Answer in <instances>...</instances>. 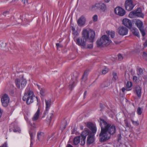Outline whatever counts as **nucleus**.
<instances>
[{"label": "nucleus", "mask_w": 147, "mask_h": 147, "mask_svg": "<svg viewBox=\"0 0 147 147\" xmlns=\"http://www.w3.org/2000/svg\"><path fill=\"white\" fill-rule=\"evenodd\" d=\"M67 147H73L71 144H68L67 145Z\"/></svg>", "instance_id": "62"}, {"label": "nucleus", "mask_w": 147, "mask_h": 147, "mask_svg": "<svg viewBox=\"0 0 147 147\" xmlns=\"http://www.w3.org/2000/svg\"><path fill=\"white\" fill-rule=\"evenodd\" d=\"M109 68L105 67L102 70V74H105L108 72L109 71Z\"/></svg>", "instance_id": "34"}, {"label": "nucleus", "mask_w": 147, "mask_h": 147, "mask_svg": "<svg viewBox=\"0 0 147 147\" xmlns=\"http://www.w3.org/2000/svg\"><path fill=\"white\" fill-rule=\"evenodd\" d=\"M93 8L98 9L103 11H105L106 9V5L102 3H96L92 6Z\"/></svg>", "instance_id": "11"}, {"label": "nucleus", "mask_w": 147, "mask_h": 147, "mask_svg": "<svg viewBox=\"0 0 147 147\" xmlns=\"http://www.w3.org/2000/svg\"><path fill=\"white\" fill-rule=\"evenodd\" d=\"M1 101L3 106L6 107L8 105L9 102V97L7 94H4L1 98Z\"/></svg>", "instance_id": "9"}, {"label": "nucleus", "mask_w": 147, "mask_h": 147, "mask_svg": "<svg viewBox=\"0 0 147 147\" xmlns=\"http://www.w3.org/2000/svg\"><path fill=\"white\" fill-rule=\"evenodd\" d=\"M13 124H11L10 126V128L9 129V131L11 132L13 130V129L12 128V127L13 126Z\"/></svg>", "instance_id": "48"}, {"label": "nucleus", "mask_w": 147, "mask_h": 147, "mask_svg": "<svg viewBox=\"0 0 147 147\" xmlns=\"http://www.w3.org/2000/svg\"><path fill=\"white\" fill-rule=\"evenodd\" d=\"M88 75V71H85L84 72L82 78V81H83L84 82L87 80Z\"/></svg>", "instance_id": "27"}, {"label": "nucleus", "mask_w": 147, "mask_h": 147, "mask_svg": "<svg viewBox=\"0 0 147 147\" xmlns=\"http://www.w3.org/2000/svg\"><path fill=\"white\" fill-rule=\"evenodd\" d=\"M98 121L100 123L101 128L99 134V141L101 142H104L109 139L111 135L116 133V126L114 124H111L102 119H99Z\"/></svg>", "instance_id": "1"}, {"label": "nucleus", "mask_w": 147, "mask_h": 147, "mask_svg": "<svg viewBox=\"0 0 147 147\" xmlns=\"http://www.w3.org/2000/svg\"><path fill=\"white\" fill-rule=\"evenodd\" d=\"M15 82L16 86L18 88H20V79H16L15 80Z\"/></svg>", "instance_id": "28"}, {"label": "nucleus", "mask_w": 147, "mask_h": 147, "mask_svg": "<svg viewBox=\"0 0 147 147\" xmlns=\"http://www.w3.org/2000/svg\"><path fill=\"white\" fill-rule=\"evenodd\" d=\"M127 28L123 26H120L118 29V32L121 36L126 35L128 32Z\"/></svg>", "instance_id": "12"}, {"label": "nucleus", "mask_w": 147, "mask_h": 147, "mask_svg": "<svg viewBox=\"0 0 147 147\" xmlns=\"http://www.w3.org/2000/svg\"><path fill=\"white\" fill-rule=\"evenodd\" d=\"M53 117V114L52 113H50L47 117L46 120L48 122H50Z\"/></svg>", "instance_id": "31"}, {"label": "nucleus", "mask_w": 147, "mask_h": 147, "mask_svg": "<svg viewBox=\"0 0 147 147\" xmlns=\"http://www.w3.org/2000/svg\"><path fill=\"white\" fill-rule=\"evenodd\" d=\"M110 0H104V1L106 3H108Z\"/></svg>", "instance_id": "64"}, {"label": "nucleus", "mask_w": 147, "mask_h": 147, "mask_svg": "<svg viewBox=\"0 0 147 147\" xmlns=\"http://www.w3.org/2000/svg\"><path fill=\"white\" fill-rule=\"evenodd\" d=\"M143 57L145 59H147V53L144 52L143 54Z\"/></svg>", "instance_id": "45"}, {"label": "nucleus", "mask_w": 147, "mask_h": 147, "mask_svg": "<svg viewBox=\"0 0 147 147\" xmlns=\"http://www.w3.org/2000/svg\"><path fill=\"white\" fill-rule=\"evenodd\" d=\"M27 81L26 80L23 79H22L21 80V86L22 88H24L26 85Z\"/></svg>", "instance_id": "29"}, {"label": "nucleus", "mask_w": 147, "mask_h": 147, "mask_svg": "<svg viewBox=\"0 0 147 147\" xmlns=\"http://www.w3.org/2000/svg\"><path fill=\"white\" fill-rule=\"evenodd\" d=\"M131 122H132V123L135 125L138 126L139 125V123H138V121H134L133 120H131Z\"/></svg>", "instance_id": "42"}, {"label": "nucleus", "mask_w": 147, "mask_h": 147, "mask_svg": "<svg viewBox=\"0 0 147 147\" xmlns=\"http://www.w3.org/2000/svg\"><path fill=\"white\" fill-rule=\"evenodd\" d=\"M125 90V88H123L121 89V90L122 92H124Z\"/></svg>", "instance_id": "57"}, {"label": "nucleus", "mask_w": 147, "mask_h": 147, "mask_svg": "<svg viewBox=\"0 0 147 147\" xmlns=\"http://www.w3.org/2000/svg\"><path fill=\"white\" fill-rule=\"evenodd\" d=\"M6 43H4L3 42H2L1 44V47L2 46V45H4L5 46L6 45Z\"/></svg>", "instance_id": "60"}, {"label": "nucleus", "mask_w": 147, "mask_h": 147, "mask_svg": "<svg viewBox=\"0 0 147 147\" xmlns=\"http://www.w3.org/2000/svg\"><path fill=\"white\" fill-rule=\"evenodd\" d=\"M13 131L14 132H20L21 131V130L20 129V128L18 127L17 125H15L14 124H13Z\"/></svg>", "instance_id": "25"}, {"label": "nucleus", "mask_w": 147, "mask_h": 147, "mask_svg": "<svg viewBox=\"0 0 147 147\" xmlns=\"http://www.w3.org/2000/svg\"><path fill=\"white\" fill-rule=\"evenodd\" d=\"M135 24L138 28L143 36H144L146 35L144 29V26L143 25V22L140 20L138 19L136 20Z\"/></svg>", "instance_id": "6"}, {"label": "nucleus", "mask_w": 147, "mask_h": 147, "mask_svg": "<svg viewBox=\"0 0 147 147\" xmlns=\"http://www.w3.org/2000/svg\"><path fill=\"white\" fill-rule=\"evenodd\" d=\"M123 24L124 26L130 29H131L132 26L131 21L127 18L124 19L122 21Z\"/></svg>", "instance_id": "15"}, {"label": "nucleus", "mask_w": 147, "mask_h": 147, "mask_svg": "<svg viewBox=\"0 0 147 147\" xmlns=\"http://www.w3.org/2000/svg\"><path fill=\"white\" fill-rule=\"evenodd\" d=\"M87 94V91H85L84 93V98H85V96Z\"/></svg>", "instance_id": "59"}, {"label": "nucleus", "mask_w": 147, "mask_h": 147, "mask_svg": "<svg viewBox=\"0 0 147 147\" xmlns=\"http://www.w3.org/2000/svg\"><path fill=\"white\" fill-rule=\"evenodd\" d=\"M46 92V90L44 88H41L40 89V94L42 96H45Z\"/></svg>", "instance_id": "32"}, {"label": "nucleus", "mask_w": 147, "mask_h": 147, "mask_svg": "<svg viewBox=\"0 0 147 147\" xmlns=\"http://www.w3.org/2000/svg\"><path fill=\"white\" fill-rule=\"evenodd\" d=\"M113 78L115 80H116L118 79V77L117 73L113 72Z\"/></svg>", "instance_id": "38"}, {"label": "nucleus", "mask_w": 147, "mask_h": 147, "mask_svg": "<svg viewBox=\"0 0 147 147\" xmlns=\"http://www.w3.org/2000/svg\"><path fill=\"white\" fill-rule=\"evenodd\" d=\"M86 40H87L85 37L84 36V35L82 34L81 38H78L76 39V43L79 46L84 47L86 46Z\"/></svg>", "instance_id": "8"}, {"label": "nucleus", "mask_w": 147, "mask_h": 147, "mask_svg": "<svg viewBox=\"0 0 147 147\" xmlns=\"http://www.w3.org/2000/svg\"><path fill=\"white\" fill-rule=\"evenodd\" d=\"M124 121H125V123L126 124V126L127 127H128V122H127V120H125Z\"/></svg>", "instance_id": "56"}, {"label": "nucleus", "mask_w": 147, "mask_h": 147, "mask_svg": "<svg viewBox=\"0 0 147 147\" xmlns=\"http://www.w3.org/2000/svg\"><path fill=\"white\" fill-rule=\"evenodd\" d=\"M44 136V133L42 132H38L37 134V138L39 140L42 139Z\"/></svg>", "instance_id": "24"}, {"label": "nucleus", "mask_w": 147, "mask_h": 147, "mask_svg": "<svg viewBox=\"0 0 147 147\" xmlns=\"http://www.w3.org/2000/svg\"><path fill=\"white\" fill-rule=\"evenodd\" d=\"M22 2L24 4H25L26 3H28V0H21Z\"/></svg>", "instance_id": "53"}, {"label": "nucleus", "mask_w": 147, "mask_h": 147, "mask_svg": "<svg viewBox=\"0 0 147 147\" xmlns=\"http://www.w3.org/2000/svg\"><path fill=\"white\" fill-rule=\"evenodd\" d=\"M86 139L85 138H82L81 142V145L84 146L85 143Z\"/></svg>", "instance_id": "39"}, {"label": "nucleus", "mask_w": 147, "mask_h": 147, "mask_svg": "<svg viewBox=\"0 0 147 147\" xmlns=\"http://www.w3.org/2000/svg\"><path fill=\"white\" fill-rule=\"evenodd\" d=\"M143 78L145 80V81L147 83V75L145 76Z\"/></svg>", "instance_id": "55"}, {"label": "nucleus", "mask_w": 147, "mask_h": 147, "mask_svg": "<svg viewBox=\"0 0 147 147\" xmlns=\"http://www.w3.org/2000/svg\"><path fill=\"white\" fill-rule=\"evenodd\" d=\"M93 44H89L87 45V48L88 49H91L93 48Z\"/></svg>", "instance_id": "47"}, {"label": "nucleus", "mask_w": 147, "mask_h": 147, "mask_svg": "<svg viewBox=\"0 0 147 147\" xmlns=\"http://www.w3.org/2000/svg\"><path fill=\"white\" fill-rule=\"evenodd\" d=\"M29 134L30 137V141H32L34 139V136L32 132L31 131L30 132Z\"/></svg>", "instance_id": "40"}, {"label": "nucleus", "mask_w": 147, "mask_h": 147, "mask_svg": "<svg viewBox=\"0 0 147 147\" xmlns=\"http://www.w3.org/2000/svg\"><path fill=\"white\" fill-rule=\"evenodd\" d=\"M53 135L52 134L50 136H49L48 137V140H52L54 138Z\"/></svg>", "instance_id": "44"}, {"label": "nucleus", "mask_w": 147, "mask_h": 147, "mask_svg": "<svg viewBox=\"0 0 147 147\" xmlns=\"http://www.w3.org/2000/svg\"><path fill=\"white\" fill-rule=\"evenodd\" d=\"M82 33L84 36L85 37L89 42H94L95 36V32L94 31H88L86 29H85L83 30Z\"/></svg>", "instance_id": "4"}, {"label": "nucleus", "mask_w": 147, "mask_h": 147, "mask_svg": "<svg viewBox=\"0 0 147 147\" xmlns=\"http://www.w3.org/2000/svg\"><path fill=\"white\" fill-rule=\"evenodd\" d=\"M132 85V82L130 81H128L126 84L127 89H129Z\"/></svg>", "instance_id": "36"}, {"label": "nucleus", "mask_w": 147, "mask_h": 147, "mask_svg": "<svg viewBox=\"0 0 147 147\" xmlns=\"http://www.w3.org/2000/svg\"><path fill=\"white\" fill-rule=\"evenodd\" d=\"M143 109L140 107H138L137 109V113L138 115H140L142 114Z\"/></svg>", "instance_id": "35"}, {"label": "nucleus", "mask_w": 147, "mask_h": 147, "mask_svg": "<svg viewBox=\"0 0 147 147\" xmlns=\"http://www.w3.org/2000/svg\"><path fill=\"white\" fill-rule=\"evenodd\" d=\"M80 136H78L75 137L73 140V143L75 145H78L80 141Z\"/></svg>", "instance_id": "23"}, {"label": "nucleus", "mask_w": 147, "mask_h": 147, "mask_svg": "<svg viewBox=\"0 0 147 147\" xmlns=\"http://www.w3.org/2000/svg\"><path fill=\"white\" fill-rule=\"evenodd\" d=\"M110 85V83L108 80H107L104 82L102 84V86L103 87H108Z\"/></svg>", "instance_id": "30"}, {"label": "nucleus", "mask_w": 147, "mask_h": 147, "mask_svg": "<svg viewBox=\"0 0 147 147\" xmlns=\"http://www.w3.org/2000/svg\"><path fill=\"white\" fill-rule=\"evenodd\" d=\"M111 40L109 39V37L106 35L102 36L100 40H98L96 42L97 47H101L107 46L110 44Z\"/></svg>", "instance_id": "3"}, {"label": "nucleus", "mask_w": 147, "mask_h": 147, "mask_svg": "<svg viewBox=\"0 0 147 147\" xmlns=\"http://www.w3.org/2000/svg\"><path fill=\"white\" fill-rule=\"evenodd\" d=\"M143 45L144 47H147V40H146L143 44Z\"/></svg>", "instance_id": "51"}, {"label": "nucleus", "mask_w": 147, "mask_h": 147, "mask_svg": "<svg viewBox=\"0 0 147 147\" xmlns=\"http://www.w3.org/2000/svg\"><path fill=\"white\" fill-rule=\"evenodd\" d=\"M86 20L84 17L82 16L77 21V24L79 26H83L85 24Z\"/></svg>", "instance_id": "18"}, {"label": "nucleus", "mask_w": 147, "mask_h": 147, "mask_svg": "<svg viewBox=\"0 0 147 147\" xmlns=\"http://www.w3.org/2000/svg\"><path fill=\"white\" fill-rule=\"evenodd\" d=\"M108 34L110 35L111 37V38H113L115 36V32L113 31H108L107 32Z\"/></svg>", "instance_id": "33"}, {"label": "nucleus", "mask_w": 147, "mask_h": 147, "mask_svg": "<svg viewBox=\"0 0 147 147\" xmlns=\"http://www.w3.org/2000/svg\"><path fill=\"white\" fill-rule=\"evenodd\" d=\"M131 31L134 35L138 37L139 36V33L137 28H133L131 29Z\"/></svg>", "instance_id": "22"}, {"label": "nucleus", "mask_w": 147, "mask_h": 147, "mask_svg": "<svg viewBox=\"0 0 147 147\" xmlns=\"http://www.w3.org/2000/svg\"><path fill=\"white\" fill-rule=\"evenodd\" d=\"M2 111L1 110V109H0V118L1 117V116L2 115Z\"/></svg>", "instance_id": "61"}, {"label": "nucleus", "mask_w": 147, "mask_h": 147, "mask_svg": "<svg viewBox=\"0 0 147 147\" xmlns=\"http://www.w3.org/2000/svg\"><path fill=\"white\" fill-rule=\"evenodd\" d=\"M78 75V73L77 72H75L73 73L71 80L69 82V87L70 89L72 90L74 86L75 85V83L77 80V78Z\"/></svg>", "instance_id": "7"}, {"label": "nucleus", "mask_w": 147, "mask_h": 147, "mask_svg": "<svg viewBox=\"0 0 147 147\" xmlns=\"http://www.w3.org/2000/svg\"><path fill=\"white\" fill-rule=\"evenodd\" d=\"M95 133H91L89 134L87 138L86 144L88 146L93 144L95 141L94 135Z\"/></svg>", "instance_id": "10"}, {"label": "nucleus", "mask_w": 147, "mask_h": 147, "mask_svg": "<svg viewBox=\"0 0 147 147\" xmlns=\"http://www.w3.org/2000/svg\"><path fill=\"white\" fill-rule=\"evenodd\" d=\"M141 90L142 88L139 86H137L135 87L134 92L136 93L137 96L139 98H140L141 97Z\"/></svg>", "instance_id": "17"}, {"label": "nucleus", "mask_w": 147, "mask_h": 147, "mask_svg": "<svg viewBox=\"0 0 147 147\" xmlns=\"http://www.w3.org/2000/svg\"><path fill=\"white\" fill-rule=\"evenodd\" d=\"M9 14V12L8 11H6L5 12H4L3 13V14L5 16H6V14Z\"/></svg>", "instance_id": "54"}, {"label": "nucleus", "mask_w": 147, "mask_h": 147, "mask_svg": "<svg viewBox=\"0 0 147 147\" xmlns=\"http://www.w3.org/2000/svg\"><path fill=\"white\" fill-rule=\"evenodd\" d=\"M89 132L87 130H84L83 131L81 134V136L82 137V138H85L86 139V137L87 136L89 135Z\"/></svg>", "instance_id": "26"}, {"label": "nucleus", "mask_w": 147, "mask_h": 147, "mask_svg": "<svg viewBox=\"0 0 147 147\" xmlns=\"http://www.w3.org/2000/svg\"><path fill=\"white\" fill-rule=\"evenodd\" d=\"M0 147H7V143L6 142H5L2 146H0Z\"/></svg>", "instance_id": "49"}, {"label": "nucleus", "mask_w": 147, "mask_h": 147, "mask_svg": "<svg viewBox=\"0 0 147 147\" xmlns=\"http://www.w3.org/2000/svg\"><path fill=\"white\" fill-rule=\"evenodd\" d=\"M132 0H127L125 1V7L126 10L130 11L132 10L134 7Z\"/></svg>", "instance_id": "13"}, {"label": "nucleus", "mask_w": 147, "mask_h": 147, "mask_svg": "<svg viewBox=\"0 0 147 147\" xmlns=\"http://www.w3.org/2000/svg\"><path fill=\"white\" fill-rule=\"evenodd\" d=\"M56 45L57 48L59 47H62V45L59 43H56Z\"/></svg>", "instance_id": "50"}, {"label": "nucleus", "mask_w": 147, "mask_h": 147, "mask_svg": "<svg viewBox=\"0 0 147 147\" xmlns=\"http://www.w3.org/2000/svg\"><path fill=\"white\" fill-rule=\"evenodd\" d=\"M36 85L37 86L38 88L40 90V89L41 88H40V86L39 85H38V84H37Z\"/></svg>", "instance_id": "63"}, {"label": "nucleus", "mask_w": 147, "mask_h": 147, "mask_svg": "<svg viewBox=\"0 0 147 147\" xmlns=\"http://www.w3.org/2000/svg\"><path fill=\"white\" fill-rule=\"evenodd\" d=\"M118 59L119 60H121L123 59V57L122 55L120 54L118 55Z\"/></svg>", "instance_id": "46"}, {"label": "nucleus", "mask_w": 147, "mask_h": 147, "mask_svg": "<svg viewBox=\"0 0 147 147\" xmlns=\"http://www.w3.org/2000/svg\"><path fill=\"white\" fill-rule=\"evenodd\" d=\"M87 127L90 129L92 131V133H96V127L92 123H88L87 125Z\"/></svg>", "instance_id": "19"}, {"label": "nucleus", "mask_w": 147, "mask_h": 147, "mask_svg": "<svg viewBox=\"0 0 147 147\" xmlns=\"http://www.w3.org/2000/svg\"><path fill=\"white\" fill-rule=\"evenodd\" d=\"M138 75H141L143 74V70L141 68H139L138 69Z\"/></svg>", "instance_id": "37"}, {"label": "nucleus", "mask_w": 147, "mask_h": 147, "mask_svg": "<svg viewBox=\"0 0 147 147\" xmlns=\"http://www.w3.org/2000/svg\"><path fill=\"white\" fill-rule=\"evenodd\" d=\"M34 97L35 96L33 92L30 90L29 88H27L26 90L22 99L24 101H26L27 105H30L33 102Z\"/></svg>", "instance_id": "2"}, {"label": "nucleus", "mask_w": 147, "mask_h": 147, "mask_svg": "<svg viewBox=\"0 0 147 147\" xmlns=\"http://www.w3.org/2000/svg\"><path fill=\"white\" fill-rule=\"evenodd\" d=\"M129 16L131 18H133L136 17L143 18L144 16L142 9L140 8H138L131 11L129 13Z\"/></svg>", "instance_id": "5"}, {"label": "nucleus", "mask_w": 147, "mask_h": 147, "mask_svg": "<svg viewBox=\"0 0 147 147\" xmlns=\"http://www.w3.org/2000/svg\"><path fill=\"white\" fill-rule=\"evenodd\" d=\"M45 102L46 104V109L45 111L43 113V114L44 115V116H43V117H45V115L47 113V112L49 110V109L51 107V100H45Z\"/></svg>", "instance_id": "16"}, {"label": "nucleus", "mask_w": 147, "mask_h": 147, "mask_svg": "<svg viewBox=\"0 0 147 147\" xmlns=\"http://www.w3.org/2000/svg\"><path fill=\"white\" fill-rule=\"evenodd\" d=\"M76 26H77L76 25L74 26L73 25L71 27V30L72 31V34L75 36V37L79 35L78 33L76 30Z\"/></svg>", "instance_id": "21"}, {"label": "nucleus", "mask_w": 147, "mask_h": 147, "mask_svg": "<svg viewBox=\"0 0 147 147\" xmlns=\"http://www.w3.org/2000/svg\"><path fill=\"white\" fill-rule=\"evenodd\" d=\"M133 80L134 82L137 83L138 81L137 77L135 76H134L133 78Z\"/></svg>", "instance_id": "43"}, {"label": "nucleus", "mask_w": 147, "mask_h": 147, "mask_svg": "<svg viewBox=\"0 0 147 147\" xmlns=\"http://www.w3.org/2000/svg\"><path fill=\"white\" fill-rule=\"evenodd\" d=\"M121 135L120 134H119L118 135V141H119L120 140H121Z\"/></svg>", "instance_id": "52"}, {"label": "nucleus", "mask_w": 147, "mask_h": 147, "mask_svg": "<svg viewBox=\"0 0 147 147\" xmlns=\"http://www.w3.org/2000/svg\"><path fill=\"white\" fill-rule=\"evenodd\" d=\"M40 113V109L39 107L36 112V113L32 118V119L33 121H36L38 119Z\"/></svg>", "instance_id": "20"}, {"label": "nucleus", "mask_w": 147, "mask_h": 147, "mask_svg": "<svg viewBox=\"0 0 147 147\" xmlns=\"http://www.w3.org/2000/svg\"><path fill=\"white\" fill-rule=\"evenodd\" d=\"M92 20L94 22H96L98 20V16L96 15H94L92 17Z\"/></svg>", "instance_id": "41"}, {"label": "nucleus", "mask_w": 147, "mask_h": 147, "mask_svg": "<svg viewBox=\"0 0 147 147\" xmlns=\"http://www.w3.org/2000/svg\"><path fill=\"white\" fill-rule=\"evenodd\" d=\"M114 11L116 14L120 16H123L125 13V11L122 7H117L115 9Z\"/></svg>", "instance_id": "14"}, {"label": "nucleus", "mask_w": 147, "mask_h": 147, "mask_svg": "<svg viewBox=\"0 0 147 147\" xmlns=\"http://www.w3.org/2000/svg\"><path fill=\"white\" fill-rule=\"evenodd\" d=\"M35 97H36V98L37 101V105H38V103L39 102L38 100V97L37 96H36Z\"/></svg>", "instance_id": "58"}]
</instances>
